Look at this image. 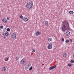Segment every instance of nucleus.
I'll use <instances>...</instances> for the list:
<instances>
[{"instance_id": "nucleus-1", "label": "nucleus", "mask_w": 74, "mask_h": 74, "mask_svg": "<svg viewBox=\"0 0 74 74\" xmlns=\"http://www.w3.org/2000/svg\"><path fill=\"white\" fill-rule=\"evenodd\" d=\"M62 30L63 32H64L65 30H70V28L69 27V23L67 21L65 20L62 22Z\"/></svg>"}, {"instance_id": "nucleus-2", "label": "nucleus", "mask_w": 74, "mask_h": 74, "mask_svg": "<svg viewBox=\"0 0 74 74\" xmlns=\"http://www.w3.org/2000/svg\"><path fill=\"white\" fill-rule=\"evenodd\" d=\"M26 7L29 9H31L32 8V4L31 3H27Z\"/></svg>"}, {"instance_id": "nucleus-3", "label": "nucleus", "mask_w": 74, "mask_h": 74, "mask_svg": "<svg viewBox=\"0 0 74 74\" xmlns=\"http://www.w3.org/2000/svg\"><path fill=\"white\" fill-rule=\"evenodd\" d=\"M11 37L13 38H15L16 37V35L15 33H13L11 35Z\"/></svg>"}, {"instance_id": "nucleus-4", "label": "nucleus", "mask_w": 74, "mask_h": 74, "mask_svg": "<svg viewBox=\"0 0 74 74\" xmlns=\"http://www.w3.org/2000/svg\"><path fill=\"white\" fill-rule=\"evenodd\" d=\"M50 44L48 45L47 48L48 49H51L52 47V44H51V43H50Z\"/></svg>"}, {"instance_id": "nucleus-5", "label": "nucleus", "mask_w": 74, "mask_h": 74, "mask_svg": "<svg viewBox=\"0 0 74 74\" xmlns=\"http://www.w3.org/2000/svg\"><path fill=\"white\" fill-rule=\"evenodd\" d=\"M56 65H55L54 66H52L50 67L49 69V70H51L52 69H55V68H56Z\"/></svg>"}, {"instance_id": "nucleus-6", "label": "nucleus", "mask_w": 74, "mask_h": 74, "mask_svg": "<svg viewBox=\"0 0 74 74\" xmlns=\"http://www.w3.org/2000/svg\"><path fill=\"white\" fill-rule=\"evenodd\" d=\"M20 64L23 65L24 64H25V61L24 60L22 59L21 61H20Z\"/></svg>"}, {"instance_id": "nucleus-7", "label": "nucleus", "mask_w": 74, "mask_h": 74, "mask_svg": "<svg viewBox=\"0 0 74 74\" xmlns=\"http://www.w3.org/2000/svg\"><path fill=\"white\" fill-rule=\"evenodd\" d=\"M40 34V32L39 31H37L36 33V35L37 36H39Z\"/></svg>"}, {"instance_id": "nucleus-8", "label": "nucleus", "mask_w": 74, "mask_h": 74, "mask_svg": "<svg viewBox=\"0 0 74 74\" xmlns=\"http://www.w3.org/2000/svg\"><path fill=\"white\" fill-rule=\"evenodd\" d=\"M23 21L24 22H27L28 21V19L26 17H24L23 18Z\"/></svg>"}, {"instance_id": "nucleus-9", "label": "nucleus", "mask_w": 74, "mask_h": 74, "mask_svg": "<svg viewBox=\"0 0 74 74\" xmlns=\"http://www.w3.org/2000/svg\"><path fill=\"white\" fill-rule=\"evenodd\" d=\"M2 70L3 71H4L6 70V68H5V67H3L2 68Z\"/></svg>"}, {"instance_id": "nucleus-10", "label": "nucleus", "mask_w": 74, "mask_h": 74, "mask_svg": "<svg viewBox=\"0 0 74 74\" xmlns=\"http://www.w3.org/2000/svg\"><path fill=\"white\" fill-rule=\"evenodd\" d=\"M48 22L47 21H45V26H47V25H48Z\"/></svg>"}, {"instance_id": "nucleus-11", "label": "nucleus", "mask_w": 74, "mask_h": 74, "mask_svg": "<svg viewBox=\"0 0 74 74\" xmlns=\"http://www.w3.org/2000/svg\"><path fill=\"white\" fill-rule=\"evenodd\" d=\"M70 34V32H66V36H69Z\"/></svg>"}, {"instance_id": "nucleus-12", "label": "nucleus", "mask_w": 74, "mask_h": 74, "mask_svg": "<svg viewBox=\"0 0 74 74\" xmlns=\"http://www.w3.org/2000/svg\"><path fill=\"white\" fill-rule=\"evenodd\" d=\"M29 68V66L27 65L26 66H25V70H27V69H28Z\"/></svg>"}, {"instance_id": "nucleus-13", "label": "nucleus", "mask_w": 74, "mask_h": 74, "mask_svg": "<svg viewBox=\"0 0 74 74\" xmlns=\"http://www.w3.org/2000/svg\"><path fill=\"white\" fill-rule=\"evenodd\" d=\"M8 35H9L8 32H6L5 33V36H8Z\"/></svg>"}, {"instance_id": "nucleus-14", "label": "nucleus", "mask_w": 74, "mask_h": 74, "mask_svg": "<svg viewBox=\"0 0 74 74\" xmlns=\"http://www.w3.org/2000/svg\"><path fill=\"white\" fill-rule=\"evenodd\" d=\"M66 56H67V54L66 53L63 54V57H64V58H66Z\"/></svg>"}, {"instance_id": "nucleus-15", "label": "nucleus", "mask_w": 74, "mask_h": 74, "mask_svg": "<svg viewBox=\"0 0 74 74\" xmlns=\"http://www.w3.org/2000/svg\"><path fill=\"white\" fill-rule=\"evenodd\" d=\"M69 13L70 14H73L74 12L73 11H70L69 12Z\"/></svg>"}, {"instance_id": "nucleus-16", "label": "nucleus", "mask_w": 74, "mask_h": 74, "mask_svg": "<svg viewBox=\"0 0 74 74\" xmlns=\"http://www.w3.org/2000/svg\"><path fill=\"white\" fill-rule=\"evenodd\" d=\"M52 38H48V41L49 42L51 41H52Z\"/></svg>"}, {"instance_id": "nucleus-17", "label": "nucleus", "mask_w": 74, "mask_h": 74, "mask_svg": "<svg viewBox=\"0 0 74 74\" xmlns=\"http://www.w3.org/2000/svg\"><path fill=\"white\" fill-rule=\"evenodd\" d=\"M72 66V64H68V66L69 67H71Z\"/></svg>"}, {"instance_id": "nucleus-18", "label": "nucleus", "mask_w": 74, "mask_h": 74, "mask_svg": "<svg viewBox=\"0 0 74 74\" xmlns=\"http://www.w3.org/2000/svg\"><path fill=\"white\" fill-rule=\"evenodd\" d=\"M19 17L21 19H23V16L22 15H19Z\"/></svg>"}, {"instance_id": "nucleus-19", "label": "nucleus", "mask_w": 74, "mask_h": 74, "mask_svg": "<svg viewBox=\"0 0 74 74\" xmlns=\"http://www.w3.org/2000/svg\"><path fill=\"white\" fill-rule=\"evenodd\" d=\"M70 42V41H69V40H66V41H65V42H66V43H69V42Z\"/></svg>"}, {"instance_id": "nucleus-20", "label": "nucleus", "mask_w": 74, "mask_h": 74, "mask_svg": "<svg viewBox=\"0 0 74 74\" xmlns=\"http://www.w3.org/2000/svg\"><path fill=\"white\" fill-rule=\"evenodd\" d=\"M19 59V57L17 56V57H16V60H18Z\"/></svg>"}, {"instance_id": "nucleus-21", "label": "nucleus", "mask_w": 74, "mask_h": 74, "mask_svg": "<svg viewBox=\"0 0 74 74\" xmlns=\"http://www.w3.org/2000/svg\"><path fill=\"white\" fill-rule=\"evenodd\" d=\"M71 63H74V61L73 60H71Z\"/></svg>"}, {"instance_id": "nucleus-22", "label": "nucleus", "mask_w": 74, "mask_h": 74, "mask_svg": "<svg viewBox=\"0 0 74 74\" xmlns=\"http://www.w3.org/2000/svg\"><path fill=\"white\" fill-rule=\"evenodd\" d=\"M8 60V58H6L5 59V61H7Z\"/></svg>"}, {"instance_id": "nucleus-23", "label": "nucleus", "mask_w": 74, "mask_h": 74, "mask_svg": "<svg viewBox=\"0 0 74 74\" xmlns=\"http://www.w3.org/2000/svg\"><path fill=\"white\" fill-rule=\"evenodd\" d=\"M32 69L33 68L32 67H31L30 68H29V71H31V70H32Z\"/></svg>"}, {"instance_id": "nucleus-24", "label": "nucleus", "mask_w": 74, "mask_h": 74, "mask_svg": "<svg viewBox=\"0 0 74 74\" xmlns=\"http://www.w3.org/2000/svg\"><path fill=\"white\" fill-rule=\"evenodd\" d=\"M7 32H9V31H10V28H7Z\"/></svg>"}, {"instance_id": "nucleus-25", "label": "nucleus", "mask_w": 74, "mask_h": 74, "mask_svg": "<svg viewBox=\"0 0 74 74\" xmlns=\"http://www.w3.org/2000/svg\"><path fill=\"white\" fill-rule=\"evenodd\" d=\"M5 18H4L2 20V21L3 22H5Z\"/></svg>"}, {"instance_id": "nucleus-26", "label": "nucleus", "mask_w": 74, "mask_h": 74, "mask_svg": "<svg viewBox=\"0 0 74 74\" xmlns=\"http://www.w3.org/2000/svg\"><path fill=\"white\" fill-rule=\"evenodd\" d=\"M5 23H7V20H6V19H5V22H4Z\"/></svg>"}, {"instance_id": "nucleus-27", "label": "nucleus", "mask_w": 74, "mask_h": 74, "mask_svg": "<svg viewBox=\"0 0 74 74\" xmlns=\"http://www.w3.org/2000/svg\"><path fill=\"white\" fill-rule=\"evenodd\" d=\"M32 52H35V49H32Z\"/></svg>"}, {"instance_id": "nucleus-28", "label": "nucleus", "mask_w": 74, "mask_h": 74, "mask_svg": "<svg viewBox=\"0 0 74 74\" xmlns=\"http://www.w3.org/2000/svg\"><path fill=\"white\" fill-rule=\"evenodd\" d=\"M1 29H3V26L1 25L0 26Z\"/></svg>"}, {"instance_id": "nucleus-29", "label": "nucleus", "mask_w": 74, "mask_h": 74, "mask_svg": "<svg viewBox=\"0 0 74 74\" xmlns=\"http://www.w3.org/2000/svg\"><path fill=\"white\" fill-rule=\"evenodd\" d=\"M62 42H64V38H62Z\"/></svg>"}, {"instance_id": "nucleus-30", "label": "nucleus", "mask_w": 74, "mask_h": 74, "mask_svg": "<svg viewBox=\"0 0 74 74\" xmlns=\"http://www.w3.org/2000/svg\"><path fill=\"white\" fill-rule=\"evenodd\" d=\"M70 42H73V41L72 40V39H71L70 40Z\"/></svg>"}, {"instance_id": "nucleus-31", "label": "nucleus", "mask_w": 74, "mask_h": 74, "mask_svg": "<svg viewBox=\"0 0 74 74\" xmlns=\"http://www.w3.org/2000/svg\"><path fill=\"white\" fill-rule=\"evenodd\" d=\"M31 65V64H30L29 63L28 64V65L27 66H30Z\"/></svg>"}, {"instance_id": "nucleus-32", "label": "nucleus", "mask_w": 74, "mask_h": 74, "mask_svg": "<svg viewBox=\"0 0 74 74\" xmlns=\"http://www.w3.org/2000/svg\"><path fill=\"white\" fill-rule=\"evenodd\" d=\"M7 19L8 20H9V18H8V17L7 18Z\"/></svg>"}, {"instance_id": "nucleus-33", "label": "nucleus", "mask_w": 74, "mask_h": 74, "mask_svg": "<svg viewBox=\"0 0 74 74\" xmlns=\"http://www.w3.org/2000/svg\"><path fill=\"white\" fill-rule=\"evenodd\" d=\"M3 38H4L5 39V38H6L5 37V36H4V37H3Z\"/></svg>"}, {"instance_id": "nucleus-34", "label": "nucleus", "mask_w": 74, "mask_h": 74, "mask_svg": "<svg viewBox=\"0 0 74 74\" xmlns=\"http://www.w3.org/2000/svg\"><path fill=\"white\" fill-rule=\"evenodd\" d=\"M4 34H5V33H3V36H4Z\"/></svg>"}, {"instance_id": "nucleus-35", "label": "nucleus", "mask_w": 74, "mask_h": 74, "mask_svg": "<svg viewBox=\"0 0 74 74\" xmlns=\"http://www.w3.org/2000/svg\"><path fill=\"white\" fill-rule=\"evenodd\" d=\"M73 58H74V54H73Z\"/></svg>"}, {"instance_id": "nucleus-36", "label": "nucleus", "mask_w": 74, "mask_h": 74, "mask_svg": "<svg viewBox=\"0 0 74 74\" xmlns=\"http://www.w3.org/2000/svg\"><path fill=\"white\" fill-rule=\"evenodd\" d=\"M4 36H5V35H4Z\"/></svg>"}]
</instances>
